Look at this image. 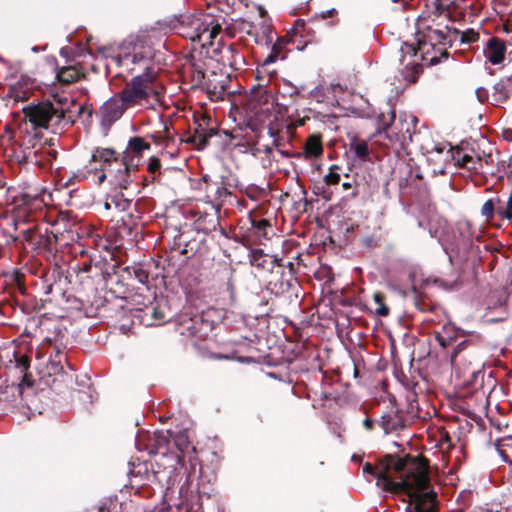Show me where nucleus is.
<instances>
[{"mask_svg": "<svg viewBox=\"0 0 512 512\" xmlns=\"http://www.w3.org/2000/svg\"><path fill=\"white\" fill-rule=\"evenodd\" d=\"M479 39V34L475 32L473 29H467L465 31H460V42L459 46L462 45H470Z\"/></svg>", "mask_w": 512, "mask_h": 512, "instance_id": "c85d7f7f", "label": "nucleus"}, {"mask_svg": "<svg viewBox=\"0 0 512 512\" xmlns=\"http://www.w3.org/2000/svg\"><path fill=\"white\" fill-rule=\"evenodd\" d=\"M334 168L338 167L336 165H332L330 167V172L324 176V182L327 185H335L338 184L340 181V174L332 171Z\"/></svg>", "mask_w": 512, "mask_h": 512, "instance_id": "f704fd0d", "label": "nucleus"}, {"mask_svg": "<svg viewBox=\"0 0 512 512\" xmlns=\"http://www.w3.org/2000/svg\"><path fill=\"white\" fill-rule=\"evenodd\" d=\"M451 154L452 159L459 167L476 173L482 170L484 163L488 164L491 159V155L483 159L480 155L474 154L473 150L467 152L462 148H458L455 153Z\"/></svg>", "mask_w": 512, "mask_h": 512, "instance_id": "9d476101", "label": "nucleus"}, {"mask_svg": "<svg viewBox=\"0 0 512 512\" xmlns=\"http://www.w3.org/2000/svg\"><path fill=\"white\" fill-rule=\"evenodd\" d=\"M476 96L480 102H485L487 100H491V93L484 87H479L475 91Z\"/></svg>", "mask_w": 512, "mask_h": 512, "instance_id": "37998d69", "label": "nucleus"}, {"mask_svg": "<svg viewBox=\"0 0 512 512\" xmlns=\"http://www.w3.org/2000/svg\"><path fill=\"white\" fill-rule=\"evenodd\" d=\"M82 75H83V73L79 69H77L75 66H66V67H62L57 72V79L60 82L69 84V83H72V82L80 79V77Z\"/></svg>", "mask_w": 512, "mask_h": 512, "instance_id": "4be33fe9", "label": "nucleus"}, {"mask_svg": "<svg viewBox=\"0 0 512 512\" xmlns=\"http://www.w3.org/2000/svg\"><path fill=\"white\" fill-rule=\"evenodd\" d=\"M395 174L398 176V183L402 193H414L420 190L422 173L412 158L401 160L395 169Z\"/></svg>", "mask_w": 512, "mask_h": 512, "instance_id": "0eeeda50", "label": "nucleus"}, {"mask_svg": "<svg viewBox=\"0 0 512 512\" xmlns=\"http://www.w3.org/2000/svg\"><path fill=\"white\" fill-rule=\"evenodd\" d=\"M154 442L157 448H162L169 444V440L162 432L154 434Z\"/></svg>", "mask_w": 512, "mask_h": 512, "instance_id": "79ce46f5", "label": "nucleus"}, {"mask_svg": "<svg viewBox=\"0 0 512 512\" xmlns=\"http://www.w3.org/2000/svg\"><path fill=\"white\" fill-rule=\"evenodd\" d=\"M310 97L315 99L317 102H323L325 98L324 89L322 86H316L310 91Z\"/></svg>", "mask_w": 512, "mask_h": 512, "instance_id": "ea45409f", "label": "nucleus"}, {"mask_svg": "<svg viewBox=\"0 0 512 512\" xmlns=\"http://www.w3.org/2000/svg\"><path fill=\"white\" fill-rule=\"evenodd\" d=\"M152 317L156 321H164V319H165L164 313L157 310L156 308H152Z\"/></svg>", "mask_w": 512, "mask_h": 512, "instance_id": "8fccbe9b", "label": "nucleus"}, {"mask_svg": "<svg viewBox=\"0 0 512 512\" xmlns=\"http://www.w3.org/2000/svg\"><path fill=\"white\" fill-rule=\"evenodd\" d=\"M219 178L220 180L218 182L221 185L228 187L229 189L238 187L239 180L237 176L230 170L223 171Z\"/></svg>", "mask_w": 512, "mask_h": 512, "instance_id": "a878e982", "label": "nucleus"}, {"mask_svg": "<svg viewBox=\"0 0 512 512\" xmlns=\"http://www.w3.org/2000/svg\"><path fill=\"white\" fill-rule=\"evenodd\" d=\"M50 154H53V156L55 157L56 151L50 152Z\"/></svg>", "mask_w": 512, "mask_h": 512, "instance_id": "69168bd1", "label": "nucleus"}, {"mask_svg": "<svg viewBox=\"0 0 512 512\" xmlns=\"http://www.w3.org/2000/svg\"><path fill=\"white\" fill-rule=\"evenodd\" d=\"M175 29L181 36L205 47L213 44L222 26L214 15L198 13L181 15Z\"/></svg>", "mask_w": 512, "mask_h": 512, "instance_id": "7ed1b4c3", "label": "nucleus"}, {"mask_svg": "<svg viewBox=\"0 0 512 512\" xmlns=\"http://www.w3.org/2000/svg\"><path fill=\"white\" fill-rule=\"evenodd\" d=\"M505 202L500 199V203H496V207H504Z\"/></svg>", "mask_w": 512, "mask_h": 512, "instance_id": "13d9d810", "label": "nucleus"}, {"mask_svg": "<svg viewBox=\"0 0 512 512\" xmlns=\"http://www.w3.org/2000/svg\"><path fill=\"white\" fill-rule=\"evenodd\" d=\"M433 55L438 56L440 58V60L443 58V57H440L439 52L437 50L436 51H431L430 50V55L429 56L432 57Z\"/></svg>", "mask_w": 512, "mask_h": 512, "instance_id": "6e6d98bb", "label": "nucleus"}, {"mask_svg": "<svg viewBox=\"0 0 512 512\" xmlns=\"http://www.w3.org/2000/svg\"><path fill=\"white\" fill-rule=\"evenodd\" d=\"M431 152H436L437 154H442L445 152L446 153L445 160L452 158L451 153H455V151H452V146H450L449 144H445V143H439V144L434 145Z\"/></svg>", "mask_w": 512, "mask_h": 512, "instance_id": "7c9ffc66", "label": "nucleus"}, {"mask_svg": "<svg viewBox=\"0 0 512 512\" xmlns=\"http://www.w3.org/2000/svg\"><path fill=\"white\" fill-rule=\"evenodd\" d=\"M26 241L51 250L52 245L56 243V236L54 234H38L35 235L30 229L24 231Z\"/></svg>", "mask_w": 512, "mask_h": 512, "instance_id": "6ab92c4d", "label": "nucleus"}, {"mask_svg": "<svg viewBox=\"0 0 512 512\" xmlns=\"http://www.w3.org/2000/svg\"><path fill=\"white\" fill-rule=\"evenodd\" d=\"M443 249H444L445 253L448 254V250H447V247L445 245H443Z\"/></svg>", "mask_w": 512, "mask_h": 512, "instance_id": "bf43d9fd", "label": "nucleus"}, {"mask_svg": "<svg viewBox=\"0 0 512 512\" xmlns=\"http://www.w3.org/2000/svg\"><path fill=\"white\" fill-rule=\"evenodd\" d=\"M131 195L132 193L126 195L121 190H115L114 193L110 194L113 208L121 212L129 210L132 205V199H130Z\"/></svg>", "mask_w": 512, "mask_h": 512, "instance_id": "aec40b11", "label": "nucleus"}, {"mask_svg": "<svg viewBox=\"0 0 512 512\" xmlns=\"http://www.w3.org/2000/svg\"><path fill=\"white\" fill-rule=\"evenodd\" d=\"M323 152L320 139L317 136H310L305 145V153L309 157H319Z\"/></svg>", "mask_w": 512, "mask_h": 512, "instance_id": "5701e85b", "label": "nucleus"}, {"mask_svg": "<svg viewBox=\"0 0 512 512\" xmlns=\"http://www.w3.org/2000/svg\"><path fill=\"white\" fill-rule=\"evenodd\" d=\"M224 53L225 57L229 60L231 66L237 65L242 60V57L238 54V52L235 51V49L231 45L225 48Z\"/></svg>", "mask_w": 512, "mask_h": 512, "instance_id": "c756f323", "label": "nucleus"}, {"mask_svg": "<svg viewBox=\"0 0 512 512\" xmlns=\"http://www.w3.org/2000/svg\"><path fill=\"white\" fill-rule=\"evenodd\" d=\"M249 262L252 266L260 269L272 268V262L268 261V255L261 249H252L248 254Z\"/></svg>", "mask_w": 512, "mask_h": 512, "instance_id": "412c9836", "label": "nucleus"}, {"mask_svg": "<svg viewBox=\"0 0 512 512\" xmlns=\"http://www.w3.org/2000/svg\"><path fill=\"white\" fill-rule=\"evenodd\" d=\"M175 445L179 447V449H183L184 447H187L188 445V437L185 433H179L174 438Z\"/></svg>", "mask_w": 512, "mask_h": 512, "instance_id": "c03bdc74", "label": "nucleus"}, {"mask_svg": "<svg viewBox=\"0 0 512 512\" xmlns=\"http://www.w3.org/2000/svg\"><path fill=\"white\" fill-rule=\"evenodd\" d=\"M149 148L150 144L143 138L133 137L129 140L126 150L120 159L137 166L141 153Z\"/></svg>", "mask_w": 512, "mask_h": 512, "instance_id": "dca6fc26", "label": "nucleus"}, {"mask_svg": "<svg viewBox=\"0 0 512 512\" xmlns=\"http://www.w3.org/2000/svg\"><path fill=\"white\" fill-rule=\"evenodd\" d=\"M104 206H105V209H111L113 207V203H111L110 195L107 197Z\"/></svg>", "mask_w": 512, "mask_h": 512, "instance_id": "864d4df0", "label": "nucleus"}, {"mask_svg": "<svg viewBox=\"0 0 512 512\" xmlns=\"http://www.w3.org/2000/svg\"><path fill=\"white\" fill-rule=\"evenodd\" d=\"M350 150L354 153L355 157L361 161H366L369 156V146L365 141H356L351 143Z\"/></svg>", "mask_w": 512, "mask_h": 512, "instance_id": "b1692460", "label": "nucleus"}, {"mask_svg": "<svg viewBox=\"0 0 512 512\" xmlns=\"http://www.w3.org/2000/svg\"><path fill=\"white\" fill-rule=\"evenodd\" d=\"M464 228H467V229H468V228H469V224H468V223H465V224H464Z\"/></svg>", "mask_w": 512, "mask_h": 512, "instance_id": "680f3d73", "label": "nucleus"}, {"mask_svg": "<svg viewBox=\"0 0 512 512\" xmlns=\"http://www.w3.org/2000/svg\"><path fill=\"white\" fill-rule=\"evenodd\" d=\"M334 12H335V9H329L322 13V18L330 17L333 15Z\"/></svg>", "mask_w": 512, "mask_h": 512, "instance_id": "603ef678", "label": "nucleus"}, {"mask_svg": "<svg viewBox=\"0 0 512 512\" xmlns=\"http://www.w3.org/2000/svg\"><path fill=\"white\" fill-rule=\"evenodd\" d=\"M119 94L122 97V101L129 108L135 106L150 107L160 100V92L156 85L155 75L150 71L134 76L126 83L124 89Z\"/></svg>", "mask_w": 512, "mask_h": 512, "instance_id": "39448f33", "label": "nucleus"}, {"mask_svg": "<svg viewBox=\"0 0 512 512\" xmlns=\"http://www.w3.org/2000/svg\"><path fill=\"white\" fill-rule=\"evenodd\" d=\"M506 53V44L503 40L497 37H491L484 48V55L487 60L493 64L498 65L503 62Z\"/></svg>", "mask_w": 512, "mask_h": 512, "instance_id": "2eb2a0df", "label": "nucleus"}, {"mask_svg": "<svg viewBox=\"0 0 512 512\" xmlns=\"http://www.w3.org/2000/svg\"><path fill=\"white\" fill-rule=\"evenodd\" d=\"M129 107L126 106L124 101H122V97L119 94V97H111L107 101L103 103L100 107L99 113L101 116V125L105 129H109L112 124H114L117 120H119L126 109Z\"/></svg>", "mask_w": 512, "mask_h": 512, "instance_id": "6e6552de", "label": "nucleus"}, {"mask_svg": "<svg viewBox=\"0 0 512 512\" xmlns=\"http://www.w3.org/2000/svg\"><path fill=\"white\" fill-rule=\"evenodd\" d=\"M198 135L195 136V138H198V142L200 145H202L203 147L206 146L208 144V139L210 137H212L213 135H215V131L213 128L209 129L208 131H205L203 133H199L197 131Z\"/></svg>", "mask_w": 512, "mask_h": 512, "instance_id": "4c0bfd02", "label": "nucleus"}, {"mask_svg": "<svg viewBox=\"0 0 512 512\" xmlns=\"http://www.w3.org/2000/svg\"><path fill=\"white\" fill-rule=\"evenodd\" d=\"M468 345H469V341H467V340H463V341L459 342V343L455 346V348H454V350H453V352L451 353V356H450V361H451V364H452V365H454V364L456 363L458 355H459L463 350H465V349H466V347H467Z\"/></svg>", "mask_w": 512, "mask_h": 512, "instance_id": "72a5a7b5", "label": "nucleus"}, {"mask_svg": "<svg viewBox=\"0 0 512 512\" xmlns=\"http://www.w3.org/2000/svg\"><path fill=\"white\" fill-rule=\"evenodd\" d=\"M32 87L33 81L22 75L17 82L9 84L8 96L15 101H25L28 99Z\"/></svg>", "mask_w": 512, "mask_h": 512, "instance_id": "f3484780", "label": "nucleus"}, {"mask_svg": "<svg viewBox=\"0 0 512 512\" xmlns=\"http://www.w3.org/2000/svg\"><path fill=\"white\" fill-rule=\"evenodd\" d=\"M154 50L150 46L136 44L132 53L125 54L123 58L119 59V65L125 64H142L146 71H148L149 62L154 58Z\"/></svg>", "mask_w": 512, "mask_h": 512, "instance_id": "ddd939ff", "label": "nucleus"}, {"mask_svg": "<svg viewBox=\"0 0 512 512\" xmlns=\"http://www.w3.org/2000/svg\"><path fill=\"white\" fill-rule=\"evenodd\" d=\"M65 51H66V49H65V48H62V49H61V54H64V53H65Z\"/></svg>", "mask_w": 512, "mask_h": 512, "instance_id": "052dcab7", "label": "nucleus"}, {"mask_svg": "<svg viewBox=\"0 0 512 512\" xmlns=\"http://www.w3.org/2000/svg\"><path fill=\"white\" fill-rule=\"evenodd\" d=\"M47 373L51 378V380H47V383L58 392L61 391L62 386L67 387L72 383V375L64 371L60 360L50 359Z\"/></svg>", "mask_w": 512, "mask_h": 512, "instance_id": "9b49d317", "label": "nucleus"}, {"mask_svg": "<svg viewBox=\"0 0 512 512\" xmlns=\"http://www.w3.org/2000/svg\"><path fill=\"white\" fill-rule=\"evenodd\" d=\"M363 426L365 427V429L371 430L374 426V422L369 417H366L363 421Z\"/></svg>", "mask_w": 512, "mask_h": 512, "instance_id": "3c124183", "label": "nucleus"}, {"mask_svg": "<svg viewBox=\"0 0 512 512\" xmlns=\"http://www.w3.org/2000/svg\"><path fill=\"white\" fill-rule=\"evenodd\" d=\"M446 47H457L460 42V31L456 28L445 26Z\"/></svg>", "mask_w": 512, "mask_h": 512, "instance_id": "bb28decb", "label": "nucleus"}, {"mask_svg": "<svg viewBox=\"0 0 512 512\" xmlns=\"http://www.w3.org/2000/svg\"><path fill=\"white\" fill-rule=\"evenodd\" d=\"M342 187L344 190L351 189L350 198H355L358 195V190L355 188L354 182H344L342 183Z\"/></svg>", "mask_w": 512, "mask_h": 512, "instance_id": "49530a36", "label": "nucleus"}, {"mask_svg": "<svg viewBox=\"0 0 512 512\" xmlns=\"http://www.w3.org/2000/svg\"><path fill=\"white\" fill-rule=\"evenodd\" d=\"M226 290L229 292L230 298L233 299L235 296V285L232 280V277L228 278V281L226 283Z\"/></svg>", "mask_w": 512, "mask_h": 512, "instance_id": "de8ad7c7", "label": "nucleus"}, {"mask_svg": "<svg viewBox=\"0 0 512 512\" xmlns=\"http://www.w3.org/2000/svg\"><path fill=\"white\" fill-rule=\"evenodd\" d=\"M395 469L402 471L398 481L389 476L386 468L376 470L370 463L363 466V473L376 478L377 486L384 491L406 493L410 498L407 512H436L437 494L430 489L427 468L421 464H413L404 469V464L399 460L395 463Z\"/></svg>", "mask_w": 512, "mask_h": 512, "instance_id": "f257e3e1", "label": "nucleus"}, {"mask_svg": "<svg viewBox=\"0 0 512 512\" xmlns=\"http://www.w3.org/2000/svg\"><path fill=\"white\" fill-rule=\"evenodd\" d=\"M435 339L441 347L446 348L451 343V341L454 339V336L446 337L442 333L437 332L435 335Z\"/></svg>", "mask_w": 512, "mask_h": 512, "instance_id": "a19ab883", "label": "nucleus"}, {"mask_svg": "<svg viewBox=\"0 0 512 512\" xmlns=\"http://www.w3.org/2000/svg\"><path fill=\"white\" fill-rule=\"evenodd\" d=\"M216 185V191L215 196L217 200H225L228 196L231 195V191L228 187L221 185L218 181L215 182Z\"/></svg>", "mask_w": 512, "mask_h": 512, "instance_id": "473e14b6", "label": "nucleus"}, {"mask_svg": "<svg viewBox=\"0 0 512 512\" xmlns=\"http://www.w3.org/2000/svg\"><path fill=\"white\" fill-rule=\"evenodd\" d=\"M394 120L395 113L394 111H391L388 121L383 122V134L385 138L388 139L391 148L398 152L399 150L404 149L408 143L412 141V134L408 127L405 132L398 133L395 131L396 127H390ZM379 135H382L381 131H379Z\"/></svg>", "mask_w": 512, "mask_h": 512, "instance_id": "1a4fd4ad", "label": "nucleus"}, {"mask_svg": "<svg viewBox=\"0 0 512 512\" xmlns=\"http://www.w3.org/2000/svg\"><path fill=\"white\" fill-rule=\"evenodd\" d=\"M22 111L34 128L51 129L53 133L62 126L72 124V121L66 119L64 110L49 101L27 105Z\"/></svg>", "mask_w": 512, "mask_h": 512, "instance_id": "423d86ee", "label": "nucleus"}, {"mask_svg": "<svg viewBox=\"0 0 512 512\" xmlns=\"http://www.w3.org/2000/svg\"><path fill=\"white\" fill-rule=\"evenodd\" d=\"M379 424L385 433L397 431L404 427L401 417L393 409L381 416Z\"/></svg>", "mask_w": 512, "mask_h": 512, "instance_id": "a211bd4d", "label": "nucleus"}, {"mask_svg": "<svg viewBox=\"0 0 512 512\" xmlns=\"http://www.w3.org/2000/svg\"><path fill=\"white\" fill-rule=\"evenodd\" d=\"M508 137H511L512 131H508Z\"/></svg>", "mask_w": 512, "mask_h": 512, "instance_id": "338daca9", "label": "nucleus"}, {"mask_svg": "<svg viewBox=\"0 0 512 512\" xmlns=\"http://www.w3.org/2000/svg\"><path fill=\"white\" fill-rule=\"evenodd\" d=\"M133 272L139 283L146 284L148 282L149 274L146 270L142 268H134Z\"/></svg>", "mask_w": 512, "mask_h": 512, "instance_id": "58836bf2", "label": "nucleus"}, {"mask_svg": "<svg viewBox=\"0 0 512 512\" xmlns=\"http://www.w3.org/2000/svg\"><path fill=\"white\" fill-rule=\"evenodd\" d=\"M256 42L265 45H269L273 42V36L270 27L266 26L263 28V36L261 38H257Z\"/></svg>", "mask_w": 512, "mask_h": 512, "instance_id": "e433bc0d", "label": "nucleus"}, {"mask_svg": "<svg viewBox=\"0 0 512 512\" xmlns=\"http://www.w3.org/2000/svg\"><path fill=\"white\" fill-rule=\"evenodd\" d=\"M160 168H161L160 160L158 158H156V157H151L149 159V163H148L147 169H148L149 173L152 175L153 179H155L156 173H159Z\"/></svg>", "mask_w": 512, "mask_h": 512, "instance_id": "c9c22d12", "label": "nucleus"}, {"mask_svg": "<svg viewBox=\"0 0 512 512\" xmlns=\"http://www.w3.org/2000/svg\"><path fill=\"white\" fill-rule=\"evenodd\" d=\"M136 447L138 450H141V447L139 446L138 442L136 443Z\"/></svg>", "mask_w": 512, "mask_h": 512, "instance_id": "0e129e2a", "label": "nucleus"}, {"mask_svg": "<svg viewBox=\"0 0 512 512\" xmlns=\"http://www.w3.org/2000/svg\"><path fill=\"white\" fill-rule=\"evenodd\" d=\"M429 233H430L431 237H435V235L433 234V232L431 230L429 231Z\"/></svg>", "mask_w": 512, "mask_h": 512, "instance_id": "e2e57ef3", "label": "nucleus"}, {"mask_svg": "<svg viewBox=\"0 0 512 512\" xmlns=\"http://www.w3.org/2000/svg\"><path fill=\"white\" fill-rule=\"evenodd\" d=\"M43 49H44V48H42V50H43ZM39 50H41V48H40V47H38V46H34V47H32V51H33V52H35V53H36V52H38Z\"/></svg>", "mask_w": 512, "mask_h": 512, "instance_id": "4d7b16f0", "label": "nucleus"}, {"mask_svg": "<svg viewBox=\"0 0 512 512\" xmlns=\"http://www.w3.org/2000/svg\"><path fill=\"white\" fill-rule=\"evenodd\" d=\"M288 43L289 40L286 38H277L276 42L272 45L271 51H276V55H278L280 59H284L285 56L282 54V52Z\"/></svg>", "mask_w": 512, "mask_h": 512, "instance_id": "2f4dec72", "label": "nucleus"}, {"mask_svg": "<svg viewBox=\"0 0 512 512\" xmlns=\"http://www.w3.org/2000/svg\"><path fill=\"white\" fill-rule=\"evenodd\" d=\"M278 59H280V57L276 55V51H270L268 56L263 60L262 67H267Z\"/></svg>", "mask_w": 512, "mask_h": 512, "instance_id": "a18cd8bd", "label": "nucleus"}, {"mask_svg": "<svg viewBox=\"0 0 512 512\" xmlns=\"http://www.w3.org/2000/svg\"><path fill=\"white\" fill-rule=\"evenodd\" d=\"M496 203H500V197L488 199L481 208V215L486 219H492L496 213Z\"/></svg>", "mask_w": 512, "mask_h": 512, "instance_id": "393cba45", "label": "nucleus"}, {"mask_svg": "<svg viewBox=\"0 0 512 512\" xmlns=\"http://www.w3.org/2000/svg\"><path fill=\"white\" fill-rule=\"evenodd\" d=\"M267 224H268V223H267V221H266V220H261V221H259V222H258V227H259V228H262V227L267 226Z\"/></svg>", "mask_w": 512, "mask_h": 512, "instance_id": "5fc2aeb1", "label": "nucleus"}, {"mask_svg": "<svg viewBox=\"0 0 512 512\" xmlns=\"http://www.w3.org/2000/svg\"><path fill=\"white\" fill-rule=\"evenodd\" d=\"M373 300L378 305V307L375 310V313L378 316L386 317L389 314V307L385 305L384 303V295L381 292H375L373 294Z\"/></svg>", "mask_w": 512, "mask_h": 512, "instance_id": "cd10ccee", "label": "nucleus"}, {"mask_svg": "<svg viewBox=\"0 0 512 512\" xmlns=\"http://www.w3.org/2000/svg\"><path fill=\"white\" fill-rule=\"evenodd\" d=\"M98 164L100 165V170H101V174L98 176V182L103 183L106 179L110 180V174L108 173V171L103 170V164L102 163H98Z\"/></svg>", "mask_w": 512, "mask_h": 512, "instance_id": "09e8293b", "label": "nucleus"}, {"mask_svg": "<svg viewBox=\"0 0 512 512\" xmlns=\"http://www.w3.org/2000/svg\"><path fill=\"white\" fill-rule=\"evenodd\" d=\"M439 52L440 57H449L446 50L445 28L434 29L429 27L423 38L418 40V46L413 44L403 43L400 49L401 59L400 63L403 66L401 75L410 83L415 82L422 73V64L420 61L427 63L429 66H434L440 63V58L436 55L430 57L431 51Z\"/></svg>", "mask_w": 512, "mask_h": 512, "instance_id": "f03ea898", "label": "nucleus"}, {"mask_svg": "<svg viewBox=\"0 0 512 512\" xmlns=\"http://www.w3.org/2000/svg\"><path fill=\"white\" fill-rule=\"evenodd\" d=\"M14 357H15L14 369L17 373L20 374L22 379L18 385H15L14 383H12L11 385H8L6 387V389H7L6 393H8L10 391L12 396H14L15 392H18L19 394H21L22 389L24 387H28V388L32 387L33 382H34L32 375L28 372V369H29L28 358L26 356L18 357L15 353H14Z\"/></svg>", "mask_w": 512, "mask_h": 512, "instance_id": "f8f14e48", "label": "nucleus"}, {"mask_svg": "<svg viewBox=\"0 0 512 512\" xmlns=\"http://www.w3.org/2000/svg\"><path fill=\"white\" fill-rule=\"evenodd\" d=\"M508 137H511L512 131H508Z\"/></svg>", "mask_w": 512, "mask_h": 512, "instance_id": "774afa93", "label": "nucleus"}, {"mask_svg": "<svg viewBox=\"0 0 512 512\" xmlns=\"http://www.w3.org/2000/svg\"><path fill=\"white\" fill-rule=\"evenodd\" d=\"M94 163H102L103 170L110 174V183L115 190L129 191L137 169L136 165H132L127 161L120 159L115 150L111 148H96L91 156Z\"/></svg>", "mask_w": 512, "mask_h": 512, "instance_id": "20e7f679", "label": "nucleus"}, {"mask_svg": "<svg viewBox=\"0 0 512 512\" xmlns=\"http://www.w3.org/2000/svg\"><path fill=\"white\" fill-rule=\"evenodd\" d=\"M512 99V75L501 78L491 90V104L500 106Z\"/></svg>", "mask_w": 512, "mask_h": 512, "instance_id": "4468645a", "label": "nucleus"}]
</instances>
